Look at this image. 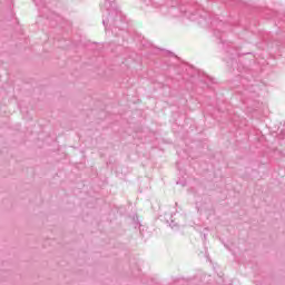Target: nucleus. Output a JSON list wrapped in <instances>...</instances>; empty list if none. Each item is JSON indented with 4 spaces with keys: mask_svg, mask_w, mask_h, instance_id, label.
Wrapping results in <instances>:
<instances>
[{
    "mask_svg": "<svg viewBox=\"0 0 285 285\" xmlns=\"http://www.w3.org/2000/svg\"><path fill=\"white\" fill-rule=\"evenodd\" d=\"M105 1V10L107 11V16H102V24L105 26L106 32H108L109 23V30H111L112 35H117V28H121V26H124V17L121 16V11L117 9L115 0Z\"/></svg>",
    "mask_w": 285,
    "mask_h": 285,
    "instance_id": "f257e3e1",
    "label": "nucleus"
},
{
    "mask_svg": "<svg viewBox=\"0 0 285 285\" xmlns=\"http://www.w3.org/2000/svg\"><path fill=\"white\" fill-rule=\"evenodd\" d=\"M169 12L170 14H174L175 17H179V14H177V12H179V9L175 8V7H171L169 9Z\"/></svg>",
    "mask_w": 285,
    "mask_h": 285,
    "instance_id": "f03ea898",
    "label": "nucleus"
},
{
    "mask_svg": "<svg viewBox=\"0 0 285 285\" xmlns=\"http://www.w3.org/2000/svg\"><path fill=\"white\" fill-rule=\"evenodd\" d=\"M216 28H224V22L218 21V22L216 23Z\"/></svg>",
    "mask_w": 285,
    "mask_h": 285,
    "instance_id": "7ed1b4c3",
    "label": "nucleus"
},
{
    "mask_svg": "<svg viewBox=\"0 0 285 285\" xmlns=\"http://www.w3.org/2000/svg\"><path fill=\"white\" fill-rule=\"evenodd\" d=\"M212 26H215V21L212 22Z\"/></svg>",
    "mask_w": 285,
    "mask_h": 285,
    "instance_id": "20e7f679",
    "label": "nucleus"
},
{
    "mask_svg": "<svg viewBox=\"0 0 285 285\" xmlns=\"http://www.w3.org/2000/svg\"><path fill=\"white\" fill-rule=\"evenodd\" d=\"M36 4H38L37 0H33Z\"/></svg>",
    "mask_w": 285,
    "mask_h": 285,
    "instance_id": "39448f33",
    "label": "nucleus"
}]
</instances>
